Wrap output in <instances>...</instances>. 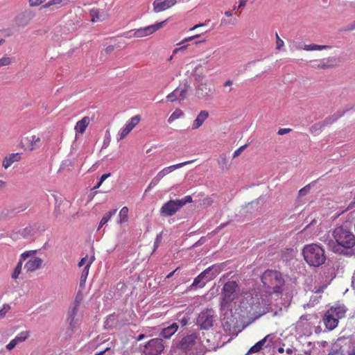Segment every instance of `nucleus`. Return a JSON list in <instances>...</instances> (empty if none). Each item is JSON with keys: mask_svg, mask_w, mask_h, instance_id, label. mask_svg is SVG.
Wrapping results in <instances>:
<instances>
[{"mask_svg": "<svg viewBox=\"0 0 355 355\" xmlns=\"http://www.w3.org/2000/svg\"><path fill=\"white\" fill-rule=\"evenodd\" d=\"M261 282L265 287L266 295L245 293L241 306L246 310L249 313L260 316L268 311L270 305L269 296L272 298L278 297L282 291V286L284 280L281 273L277 270H267L261 276Z\"/></svg>", "mask_w": 355, "mask_h": 355, "instance_id": "1", "label": "nucleus"}, {"mask_svg": "<svg viewBox=\"0 0 355 355\" xmlns=\"http://www.w3.org/2000/svg\"><path fill=\"white\" fill-rule=\"evenodd\" d=\"M332 236L335 240L329 241L328 243L329 248L336 253H341L344 249H350L355 245V235L346 226H339L336 227Z\"/></svg>", "mask_w": 355, "mask_h": 355, "instance_id": "2", "label": "nucleus"}, {"mask_svg": "<svg viewBox=\"0 0 355 355\" xmlns=\"http://www.w3.org/2000/svg\"><path fill=\"white\" fill-rule=\"evenodd\" d=\"M302 254L306 262L313 267H319L326 260L324 250L315 243L306 245L304 247Z\"/></svg>", "mask_w": 355, "mask_h": 355, "instance_id": "3", "label": "nucleus"}, {"mask_svg": "<svg viewBox=\"0 0 355 355\" xmlns=\"http://www.w3.org/2000/svg\"><path fill=\"white\" fill-rule=\"evenodd\" d=\"M237 286L234 281L227 282L223 286L220 310L224 315H227L228 312L232 314V302L235 299Z\"/></svg>", "mask_w": 355, "mask_h": 355, "instance_id": "4", "label": "nucleus"}, {"mask_svg": "<svg viewBox=\"0 0 355 355\" xmlns=\"http://www.w3.org/2000/svg\"><path fill=\"white\" fill-rule=\"evenodd\" d=\"M346 308L344 305H336L327 310L323 317V322L329 330L334 329L338 324V320L345 317Z\"/></svg>", "mask_w": 355, "mask_h": 355, "instance_id": "5", "label": "nucleus"}, {"mask_svg": "<svg viewBox=\"0 0 355 355\" xmlns=\"http://www.w3.org/2000/svg\"><path fill=\"white\" fill-rule=\"evenodd\" d=\"M112 342L110 340L107 336H98L96 338L91 340L86 347L88 349H96L101 352L111 355Z\"/></svg>", "mask_w": 355, "mask_h": 355, "instance_id": "6", "label": "nucleus"}, {"mask_svg": "<svg viewBox=\"0 0 355 355\" xmlns=\"http://www.w3.org/2000/svg\"><path fill=\"white\" fill-rule=\"evenodd\" d=\"M216 315L211 309H207L201 311L196 320V324L202 329H209L216 320Z\"/></svg>", "mask_w": 355, "mask_h": 355, "instance_id": "7", "label": "nucleus"}, {"mask_svg": "<svg viewBox=\"0 0 355 355\" xmlns=\"http://www.w3.org/2000/svg\"><path fill=\"white\" fill-rule=\"evenodd\" d=\"M191 162H192V161H187V162H182L180 164L171 165V166L164 168L160 171H159L157 173V174L151 180V181L148 187V189L153 188L154 187H155L157 184H159L160 180L164 177H165L168 174L172 173L175 170L180 168L182 166H184L187 164H190Z\"/></svg>", "mask_w": 355, "mask_h": 355, "instance_id": "8", "label": "nucleus"}, {"mask_svg": "<svg viewBox=\"0 0 355 355\" xmlns=\"http://www.w3.org/2000/svg\"><path fill=\"white\" fill-rule=\"evenodd\" d=\"M83 300V294L79 291L76 293L74 300L71 304L68 311V321L71 328H73L77 323L78 320L76 319V315Z\"/></svg>", "mask_w": 355, "mask_h": 355, "instance_id": "9", "label": "nucleus"}, {"mask_svg": "<svg viewBox=\"0 0 355 355\" xmlns=\"http://www.w3.org/2000/svg\"><path fill=\"white\" fill-rule=\"evenodd\" d=\"M164 349L162 340L161 338H153L144 346L143 353L145 355H159Z\"/></svg>", "mask_w": 355, "mask_h": 355, "instance_id": "10", "label": "nucleus"}, {"mask_svg": "<svg viewBox=\"0 0 355 355\" xmlns=\"http://www.w3.org/2000/svg\"><path fill=\"white\" fill-rule=\"evenodd\" d=\"M162 27V24H153L144 28L134 29L127 33L128 37H141L151 35Z\"/></svg>", "mask_w": 355, "mask_h": 355, "instance_id": "11", "label": "nucleus"}, {"mask_svg": "<svg viewBox=\"0 0 355 355\" xmlns=\"http://www.w3.org/2000/svg\"><path fill=\"white\" fill-rule=\"evenodd\" d=\"M28 252H32V253L27 257L28 260L24 265V269L28 272H32L42 267L43 260L34 256L36 252L35 250H29Z\"/></svg>", "mask_w": 355, "mask_h": 355, "instance_id": "12", "label": "nucleus"}, {"mask_svg": "<svg viewBox=\"0 0 355 355\" xmlns=\"http://www.w3.org/2000/svg\"><path fill=\"white\" fill-rule=\"evenodd\" d=\"M199 343L198 336L194 334H190L184 337L180 343V348L184 351L191 352L195 349L196 345Z\"/></svg>", "mask_w": 355, "mask_h": 355, "instance_id": "13", "label": "nucleus"}, {"mask_svg": "<svg viewBox=\"0 0 355 355\" xmlns=\"http://www.w3.org/2000/svg\"><path fill=\"white\" fill-rule=\"evenodd\" d=\"M181 206L178 200H169L163 205L160 209V214L164 216H171L175 214Z\"/></svg>", "mask_w": 355, "mask_h": 355, "instance_id": "14", "label": "nucleus"}, {"mask_svg": "<svg viewBox=\"0 0 355 355\" xmlns=\"http://www.w3.org/2000/svg\"><path fill=\"white\" fill-rule=\"evenodd\" d=\"M141 120L140 116L136 115L132 117L125 125V126L120 130L118 136L119 139H124L132 129L139 123Z\"/></svg>", "mask_w": 355, "mask_h": 355, "instance_id": "15", "label": "nucleus"}, {"mask_svg": "<svg viewBox=\"0 0 355 355\" xmlns=\"http://www.w3.org/2000/svg\"><path fill=\"white\" fill-rule=\"evenodd\" d=\"M177 3V0H155L153 3V11L155 12L166 10Z\"/></svg>", "mask_w": 355, "mask_h": 355, "instance_id": "16", "label": "nucleus"}, {"mask_svg": "<svg viewBox=\"0 0 355 355\" xmlns=\"http://www.w3.org/2000/svg\"><path fill=\"white\" fill-rule=\"evenodd\" d=\"M187 92V89L185 86L178 87L172 93L169 94L166 98L170 102H180L186 98Z\"/></svg>", "mask_w": 355, "mask_h": 355, "instance_id": "17", "label": "nucleus"}, {"mask_svg": "<svg viewBox=\"0 0 355 355\" xmlns=\"http://www.w3.org/2000/svg\"><path fill=\"white\" fill-rule=\"evenodd\" d=\"M32 252H24L19 257V261L12 273V278L16 279L19 277V275L21 272L23 262L27 259V257L30 256Z\"/></svg>", "mask_w": 355, "mask_h": 355, "instance_id": "18", "label": "nucleus"}, {"mask_svg": "<svg viewBox=\"0 0 355 355\" xmlns=\"http://www.w3.org/2000/svg\"><path fill=\"white\" fill-rule=\"evenodd\" d=\"M209 112L206 110L200 111L197 115L196 118L193 120L191 128L192 130H197L202 125L204 122L208 119Z\"/></svg>", "mask_w": 355, "mask_h": 355, "instance_id": "19", "label": "nucleus"}, {"mask_svg": "<svg viewBox=\"0 0 355 355\" xmlns=\"http://www.w3.org/2000/svg\"><path fill=\"white\" fill-rule=\"evenodd\" d=\"M28 336H29V334L28 331L21 332L14 339L10 340V343L6 345L7 349L11 350V349H14L19 343L25 341L28 338Z\"/></svg>", "mask_w": 355, "mask_h": 355, "instance_id": "20", "label": "nucleus"}, {"mask_svg": "<svg viewBox=\"0 0 355 355\" xmlns=\"http://www.w3.org/2000/svg\"><path fill=\"white\" fill-rule=\"evenodd\" d=\"M275 336L273 334H268L265 336L263 339L257 342L248 351V354H253L259 352L267 341L272 342Z\"/></svg>", "mask_w": 355, "mask_h": 355, "instance_id": "21", "label": "nucleus"}, {"mask_svg": "<svg viewBox=\"0 0 355 355\" xmlns=\"http://www.w3.org/2000/svg\"><path fill=\"white\" fill-rule=\"evenodd\" d=\"M21 159V154L17 153H12L9 155L6 156L3 160L2 165L4 168L7 169L13 163L19 162Z\"/></svg>", "mask_w": 355, "mask_h": 355, "instance_id": "22", "label": "nucleus"}, {"mask_svg": "<svg viewBox=\"0 0 355 355\" xmlns=\"http://www.w3.org/2000/svg\"><path fill=\"white\" fill-rule=\"evenodd\" d=\"M207 271V273L205 275L204 279H205V281L209 282L213 279L215 277H216L218 275V273L220 272V268L218 266L213 265L207 268L203 272Z\"/></svg>", "mask_w": 355, "mask_h": 355, "instance_id": "23", "label": "nucleus"}, {"mask_svg": "<svg viewBox=\"0 0 355 355\" xmlns=\"http://www.w3.org/2000/svg\"><path fill=\"white\" fill-rule=\"evenodd\" d=\"M89 123V118L88 116L83 117L78 121L75 125V131L76 133L83 134Z\"/></svg>", "mask_w": 355, "mask_h": 355, "instance_id": "24", "label": "nucleus"}, {"mask_svg": "<svg viewBox=\"0 0 355 355\" xmlns=\"http://www.w3.org/2000/svg\"><path fill=\"white\" fill-rule=\"evenodd\" d=\"M178 329L176 323H173L168 327L164 328L161 332V336L165 338H170Z\"/></svg>", "mask_w": 355, "mask_h": 355, "instance_id": "25", "label": "nucleus"}, {"mask_svg": "<svg viewBox=\"0 0 355 355\" xmlns=\"http://www.w3.org/2000/svg\"><path fill=\"white\" fill-rule=\"evenodd\" d=\"M26 141L27 142V146L29 150H34L40 142V138L37 135H30L26 137Z\"/></svg>", "mask_w": 355, "mask_h": 355, "instance_id": "26", "label": "nucleus"}, {"mask_svg": "<svg viewBox=\"0 0 355 355\" xmlns=\"http://www.w3.org/2000/svg\"><path fill=\"white\" fill-rule=\"evenodd\" d=\"M207 273V271L202 272L199 275H198L194 279L193 284L191 285V288H193V287L202 288L205 285L206 282H207L204 279V277H205V275Z\"/></svg>", "mask_w": 355, "mask_h": 355, "instance_id": "27", "label": "nucleus"}, {"mask_svg": "<svg viewBox=\"0 0 355 355\" xmlns=\"http://www.w3.org/2000/svg\"><path fill=\"white\" fill-rule=\"evenodd\" d=\"M329 48V46L327 45L305 44L299 46L297 49H304L305 51H321Z\"/></svg>", "mask_w": 355, "mask_h": 355, "instance_id": "28", "label": "nucleus"}, {"mask_svg": "<svg viewBox=\"0 0 355 355\" xmlns=\"http://www.w3.org/2000/svg\"><path fill=\"white\" fill-rule=\"evenodd\" d=\"M128 208L127 207H123L120 210L119 214V218L117 223L120 225L128 221Z\"/></svg>", "mask_w": 355, "mask_h": 355, "instance_id": "29", "label": "nucleus"}, {"mask_svg": "<svg viewBox=\"0 0 355 355\" xmlns=\"http://www.w3.org/2000/svg\"><path fill=\"white\" fill-rule=\"evenodd\" d=\"M90 268V263L88 262V263L86 264V266L84 267L81 275H80V286L83 287L85 286L86 279L87 278L89 270Z\"/></svg>", "mask_w": 355, "mask_h": 355, "instance_id": "30", "label": "nucleus"}, {"mask_svg": "<svg viewBox=\"0 0 355 355\" xmlns=\"http://www.w3.org/2000/svg\"><path fill=\"white\" fill-rule=\"evenodd\" d=\"M116 213V209H114L110 211L107 214H105L101 220L98 230H99L104 225H105Z\"/></svg>", "mask_w": 355, "mask_h": 355, "instance_id": "31", "label": "nucleus"}, {"mask_svg": "<svg viewBox=\"0 0 355 355\" xmlns=\"http://www.w3.org/2000/svg\"><path fill=\"white\" fill-rule=\"evenodd\" d=\"M198 37V34L194 35V36H190V37H186L184 38L183 40H182L178 44H183L182 46L179 47V48H176L173 50V54H176L178 53V52L181 51H184V49H186L187 48V45H185L184 44L189 41H191L195 38H197Z\"/></svg>", "mask_w": 355, "mask_h": 355, "instance_id": "32", "label": "nucleus"}, {"mask_svg": "<svg viewBox=\"0 0 355 355\" xmlns=\"http://www.w3.org/2000/svg\"><path fill=\"white\" fill-rule=\"evenodd\" d=\"M184 112L180 109H176L168 117L167 121L172 123L174 121L183 117Z\"/></svg>", "mask_w": 355, "mask_h": 355, "instance_id": "33", "label": "nucleus"}, {"mask_svg": "<svg viewBox=\"0 0 355 355\" xmlns=\"http://www.w3.org/2000/svg\"><path fill=\"white\" fill-rule=\"evenodd\" d=\"M90 16L92 17V22H95L96 20H105V17L101 18L103 17V15L101 14L99 10L98 9H92L89 12Z\"/></svg>", "mask_w": 355, "mask_h": 355, "instance_id": "34", "label": "nucleus"}, {"mask_svg": "<svg viewBox=\"0 0 355 355\" xmlns=\"http://www.w3.org/2000/svg\"><path fill=\"white\" fill-rule=\"evenodd\" d=\"M327 62L324 60H315L311 62V67L318 69H325L327 67Z\"/></svg>", "mask_w": 355, "mask_h": 355, "instance_id": "35", "label": "nucleus"}, {"mask_svg": "<svg viewBox=\"0 0 355 355\" xmlns=\"http://www.w3.org/2000/svg\"><path fill=\"white\" fill-rule=\"evenodd\" d=\"M62 0H50L42 6L40 9L51 8L52 6H56L61 5Z\"/></svg>", "mask_w": 355, "mask_h": 355, "instance_id": "36", "label": "nucleus"}, {"mask_svg": "<svg viewBox=\"0 0 355 355\" xmlns=\"http://www.w3.org/2000/svg\"><path fill=\"white\" fill-rule=\"evenodd\" d=\"M13 61H14V59L12 58L6 57V56L3 57L0 59V67L10 65L13 62Z\"/></svg>", "mask_w": 355, "mask_h": 355, "instance_id": "37", "label": "nucleus"}, {"mask_svg": "<svg viewBox=\"0 0 355 355\" xmlns=\"http://www.w3.org/2000/svg\"><path fill=\"white\" fill-rule=\"evenodd\" d=\"M207 24H196L195 26H193L192 28H191V31L196 30L198 28H200V35L208 31V28H207ZM199 36V35H198Z\"/></svg>", "mask_w": 355, "mask_h": 355, "instance_id": "38", "label": "nucleus"}, {"mask_svg": "<svg viewBox=\"0 0 355 355\" xmlns=\"http://www.w3.org/2000/svg\"><path fill=\"white\" fill-rule=\"evenodd\" d=\"M23 16L24 20H31L35 16V13L31 10H26L23 13Z\"/></svg>", "mask_w": 355, "mask_h": 355, "instance_id": "39", "label": "nucleus"}, {"mask_svg": "<svg viewBox=\"0 0 355 355\" xmlns=\"http://www.w3.org/2000/svg\"><path fill=\"white\" fill-rule=\"evenodd\" d=\"M110 176V173H105L101 175L99 182L96 184V186L93 188V189H96L101 187L103 182Z\"/></svg>", "mask_w": 355, "mask_h": 355, "instance_id": "40", "label": "nucleus"}, {"mask_svg": "<svg viewBox=\"0 0 355 355\" xmlns=\"http://www.w3.org/2000/svg\"><path fill=\"white\" fill-rule=\"evenodd\" d=\"M10 309V307L8 304H4L3 307L0 309V320L5 317Z\"/></svg>", "mask_w": 355, "mask_h": 355, "instance_id": "41", "label": "nucleus"}, {"mask_svg": "<svg viewBox=\"0 0 355 355\" xmlns=\"http://www.w3.org/2000/svg\"><path fill=\"white\" fill-rule=\"evenodd\" d=\"M179 201V203L182 207L184 205H185L187 203H189L192 201V198L190 196H187L184 198H183L181 200H178Z\"/></svg>", "mask_w": 355, "mask_h": 355, "instance_id": "42", "label": "nucleus"}, {"mask_svg": "<svg viewBox=\"0 0 355 355\" xmlns=\"http://www.w3.org/2000/svg\"><path fill=\"white\" fill-rule=\"evenodd\" d=\"M92 261H93V260L92 259H88L87 257H83L81 259V260L78 263V266L79 267H82V266L85 267L86 266V264L88 263V262H89L90 265H91L92 263Z\"/></svg>", "mask_w": 355, "mask_h": 355, "instance_id": "43", "label": "nucleus"}, {"mask_svg": "<svg viewBox=\"0 0 355 355\" xmlns=\"http://www.w3.org/2000/svg\"><path fill=\"white\" fill-rule=\"evenodd\" d=\"M327 287V284H323L322 286H315L313 291L315 293H320Z\"/></svg>", "mask_w": 355, "mask_h": 355, "instance_id": "44", "label": "nucleus"}, {"mask_svg": "<svg viewBox=\"0 0 355 355\" xmlns=\"http://www.w3.org/2000/svg\"><path fill=\"white\" fill-rule=\"evenodd\" d=\"M232 85H233V81L231 80H228L227 81H225L223 84V86L225 87H227L228 88V90H225V92H227V93H230L232 91L233 88H232Z\"/></svg>", "mask_w": 355, "mask_h": 355, "instance_id": "45", "label": "nucleus"}, {"mask_svg": "<svg viewBox=\"0 0 355 355\" xmlns=\"http://www.w3.org/2000/svg\"><path fill=\"white\" fill-rule=\"evenodd\" d=\"M46 0H29L28 3L31 7L38 6L44 3Z\"/></svg>", "mask_w": 355, "mask_h": 355, "instance_id": "46", "label": "nucleus"}, {"mask_svg": "<svg viewBox=\"0 0 355 355\" xmlns=\"http://www.w3.org/2000/svg\"><path fill=\"white\" fill-rule=\"evenodd\" d=\"M162 240V236L161 234L157 235V237L155 239V243H154V250H155L159 245L160 243Z\"/></svg>", "mask_w": 355, "mask_h": 355, "instance_id": "47", "label": "nucleus"}, {"mask_svg": "<svg viewBox=\"0 0 355 355\" xmlns=\"http://www.w3.org/2000/svg\"><path fill=\"white\" fill-rule=\"evenodd\" d=\"M296 352V349L293 347V346L286 347H285V352L286 353V355H293L295 354Z\"/></svg>", "mask_w": 355, "mask_h": 355, "instance_id": "48", "label": "nucleus"}, {"mask_svg": "<svg viewBox=\"0 0 355 355\" xmlns=\"http://www.w3.org/2000/svg\"><path fill=\"white\" fill-rule=\"evenodd\" d=\"M247 147V145H243L242 146H241L240 148H239L237 150H236L233 154V157L235 158L236 157H238L241 153V152Z\"/></svg>", "mask_w": 355, "mask_h": 355, "instance_id": "49", "label": "nucleus"}, {"mask_svg": "<svg viewBox=\"0 0 355 355\" xmlns=\"http://www.w3.org/2000/svg\"><path fill=\"white\" fill-rule=\"evenodd\" d=\"M276 37H277V41H276L277 49H279L281 47H282L284 46V43L283 40L279 38L277 33H276Z\"/></svg>", "mask_w": 355, "mask_h": 355, "instance_id": "50", "label": "nucleus"}, {"mask_svg": "<svg viewBox=\"0 0 355 355\" xmlns=\"http://www.w3.org/2000/svg\"><path fill=\"white\" fill-rule=\"evenodd\" d=\"M322 125L320 123L315 124L312 126L311 130L312 132H317L318 131H320L322 128Z\"/></svg>", "mask_w": 355, "mask_h": 355, "instance_id": "51", "label": "nucleus"}, {"mask_svg": "<svg viewBox=\"0 0 355 355\" xmlns=\"http://www.w3.org/2000/svg\"><path fill=\"white\" fill-rule=\"evenodd\" d=\"M306 316H301L299 321L297 322V327H300L302 325H304V321L306 320Z\"/></svg>", "mask_w": 355, "mask_h": 355, "instance_id": "52", "label": "nucleus"}, {"mask_svg": "<svg viewBox=\"0 0 355 355\" xmlns=\"http://www.w3.org/2000/svg\"><path fill=\"white\" fill-rule=\"evenodd\" d=\"M91 351V355H110L96 349H89Z\"/></svg>", "mask_w": 355, "mask_h": 355, "instance_id": "53", "label": "nucleus"}, {"mask_svg": "<svg viewBox=\"0 0 355 355\" xmlns=\"http://www.w3.org/2000/svg\"><path fill=\"white\" fill-rule=\"evenodd\" d=\"M290 130H290V129H288V128H281V129H279V131H278V135H284V134H286V133L289 132H290Z\"/></svg>", "mask_w": 355, "mask_h": 355, "instance_id": "54", "label": "nucleus"}, {"mask_svg": "<svg viewBox=\"0 0 355 355\" xmlns=\"http://www.w3.org/2000/svg\"><path fill=\"white\" fill-rule=\"evenodd\" d=\"M32 231V228L31 227H26L24 230V237H28V236L29 234H31V232Z\"/></svg>", "mask_w": 355, "mask_h": 355, "instance_id": "55", "label": "nucleus"}, {"mask_svg": "<svg viewBox=\"0 0 355 355\" xmlns=\"http://www.w3.org/2000/svg\"><path fill=\"white\" fill-rule=\"evenodd\" d=\"M277 352L279 354H283L285 352V345L284 344L282 346L278 347Z\"/></svg>", "mask_w": 355, "mask_h": 355, "instance_id": "56", "label": "nucleus"}, {"mask_svg": "<svg viewBox=\"0 0 355 355\" xmlns=\"http://www.w3.org/2000/svg\"><path fill=\"white\" fill-rule=\"evenodd\" d=\"M309 189L306 188V187H304L302 189H301L299 191L300 194V195H304L306 193V192L308 191Z\"/></svg>", "mask_w": 355, "mask_h": 355, "instance_id": "57", "label": "nucleus"}, {"mask_svg": "<svg viewBox=\"0 0 355 355\" xmlns=\"http://www.w3.org/2000/svg\"><path fill=\"white\" fill-rule=\"evenodd\" d=\"M218 162H219V164L223 163L224 164H226V162H227L226 157L225 156H221Z\"/></svg>", "mask_w": 355, "mask_h": 355, "instance_id": "58", "label": "nucleus"}, {"mask_svg": "<svg viewBox=\"0 0 355 355\" xmlns=\"http://www.w3.org/2000/svg\"><path fill=\"white\" fill-rule=\"evenodd\" d=\"M114 49V46H108L106 49H105V51L107 53H111Z\"/></svg>", "mask_w": 355, "mask_h": 355, "instance_id": "59", "label": "nucleus"}, {"mask_svg": "<svg viewBox=\"0 0 355 355\" xmlns=\"http://www.w3.org/2000/svg\"><path fill=\"white\" fill-rule=\"evenodd\" d=\"M112 319H114V315H109V316H108V318H107V320H106L105 325H106V326H108V325H109V322H110V320H112Z\"/></svg>", "mask_w": 355, "mask_h": 355, "instance_id": "60", "label": "nucleus"}, {"mask_svg": "<svg viewBox=\"0 0 355 355\" xmlns=\"http://www.w3.org/2000/svg\"><path fill=\"white\" fill-rule=\"evenodd\" d=\"M146 337V334H141L138 336V337L137 338V340L138 341H140L141 340H143L144 338H145Z\"/></svg>", "mask_w": 355, "mask_h": 355, "instance_id": "61", "label": "nucleus"}, {"mask_svg": "<svg viewBox=\"0 0 355 355\" xmlns=\"http://www.w3.org/2000/svg\"><path fill=\"white\" fill-rule=\"evenodd\" d=\"M354 208H355V202L350 203V205L348 206L347 210H352Z\"/></svg>", "mask_w": 355, "mask_h": 355, "instance_id": "62", "label": "nucleus"}, {"mask_svg": "<svg viewBox=\"0 0 355 355\" xmlns=\"http://www.w3.org/2000/svg\"><path fill=\"white\" fill-rule=\"evenodd\" d=\"M245 6V0H240L239 1V8L244 7Z\"/></svg>", "mask_w": 355, "mask_h": 355, "instance_id": "63", "label": "nucleus"}, {"mask_svg": "<svg viewBox=\"0 0 355 355\" xmlns=\"http://www.w3.org/2000/svg\"><path fill=\"white\" fill-rule=\"evenodd\" d=\"M348 355H355V347L348 353Z\"/></svg>", "mask_w": 355, "mask_h": 355, "instance_id": "64", "label": "nucleus"}]
</instances>
